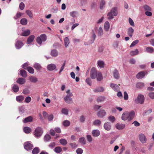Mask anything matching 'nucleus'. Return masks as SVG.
Segmentation results:
<instances>
[{"mask_svg": "<svg viewBox=\"0 0 154 154\" xmlns=\"http://www.w3.org/2000/svg\"><path fill=\"white\" fill-rule=\"evenodd\" d=\"M26 69L28 72L31 74H33L34 72V71L32 68L31 67L28 66L27 67Z\"/></svg>", "mask_w": 154, "mask_h": 154, "instance_id": "obj_45", "label": "nucleus"}, {"mask_svg": "<svg viewBox=\"0 0 154 154\" xmlns=\"http://www.w3.org/2000/svg\"><path fill=\"white\" fill-rule=\"evenodd\" d=\"M23 42L18 40L17 41L15 44L16 48L17 49H20L23 46Z\"/></svg>", "mask_w": 154, "mask_h": 154, "instance_id": "obj_12", "label": "nucleus"}, {"mask_svg": "<svg viewBox=\"0 0 154 154\" xmlns=\"http://www.w3.org/2000/svg\"><path fill=\"white\" fill-rule=\"evenodd\" d=\"M145 75V73L144 72H140L137 74L136 75L137 78L141 79L143 78Z\"/></svg>", "mask_w": 154, "mask_h": 154, "instance_id": "obj_15", "label": "nucleus"}, {"mask_svg": "<svg viewBox=\"0 0 154 154\" xmlns=\"http://www.w3.org/2000/svg\"><path fill=\"white\" fill-rule=\"evenodd\" d=\"M35 38V36L32 35L30 36L28 38L27 41H26V43L27 44H30L34 40Z\"/></svg>", "mask_w": 154, "mask_h": 154, "instance_id": "obj_18", "label": "nucleus"}, {"mask_svg": "<svg viewBox=\"0 0 154 154\" xmlns=\"http://www.w3.org/2000/svg\"><path fill=\"white\" fill-rule=\"evenodd\" d=\"M33 67L37 70H40L42 69V67L40 64L37 63H35Z\"/></svg>", "mask_w": 154, "mask_h": 154, "instance_id": "obj_33", "label": "nucleus"}, {"mask_svg": "<svg viewBox=\"0 0 154 154\" xmlns=\"http://www.w3.org/2000/svg\"><path fill=\"white\" fill-rule=\"evenodd\" d=\"M113 77L115 79H118L119 78V75L118 71L115 69L113 72Z\"/></svg>", "mask_w": 154, "mask_h": 154, "instance_id": "obj_16", "label": "nucleus"}, {"mask_svg": "<svg viewBox=\"0 0 154 154\" xmlns=\"http://www.w3.org/2000/svg\"><path fill=\"white\" fill-rule=\"evenodd\" d=\"M43 133L42 129L41 128L38 127L35 129L34 135L35 137L38 138L41 136Z\"/></svg>", "mask_w": 154, "mask_h": 154, "instance_id": "obj_4", "label": "nucleus"}, {"mask_svg": "<svg viewBox=\"0 0 154 154\" xmlns=\"http://www.w3.org/2000/svg\"><path fill=\"white\" fill-rule=\"evenodd\" d=\"M94 29L96 32H97L98 36H101L103 34V30L101 27L97 28V26L96 25L94 27Z\"/></svg>", "mask_w": 154, "mask_h": 154, "instance_id": "obj_9", "label": "nucleus"}, {"mask_svg": "<svg viewBox=\"0 0 154 154\" xmlns=\"http://www.w3.org/2000/svg\"><path fill=\"white\" fill-rule=\"evenodd\" d=\"M29 79L31 82L33 83H36L38 81L37 78L34 76L30 77Z\"/></svg>", "mask_w": 154, "mask_h": 154, "instance_id": "obj_25", "label": "nucleus"}, {"mask_svg": "<svg viewBox=\"0 0 154 154\" xmlns=\"http://www.w3.org/2000/svg\"><path fill=\"white\" fill-rule=\"evenodd\" d=\"M146 51L148 52L152 53L154 51V49L152 48L148 47L146 48Z\"/></svg>", "mask_w": 154, "mask_h": 154, "instance_id": "obj_54", "label": "nucleus"}, {"mask_svg": "<svg viewBox=\"0 0 154 154\" xmlns=\"http://www.w3.org/2000/svg\"><path fill=\"white\" fill-rule=\"evenodd\" d=\"M64 100L65 102L68 103L70 104L72 103V100L70 97H65L64 98Z\"/></svg>", "mask_w": 154, "mask_h": 154, "instance_id": "obj_22", "label": "nucleus"}, {"mask_svg": "<svg viewBox=\"0 0 154 154\" xmlns=\"http://www.w3.org/2000/svg\"><path fill=\"white\" fill-rule=\"evenodd\" d=\"M47 68L48 70L52 71L56 69V66L54 64L51 63L48 65L47 66Z\"/></svg>", "mask_w": 154, "mask_h": 154, "instance_id": "obj_10", "label": "nucleus"}, {"mask_svg": "<svg viewBox=\"0 0 154 154\" xmlns=\"http://www.w3.org/2000/svg\"><path fill=\"white\" fill-rule=\"evenodd\" d=\"M30 30L27 29L23 31L21 35L23 36H26L29 35L30 34Z\"/></svg>", "mask_w": 154, "mask_h": 154, "instance_id": "obj_26", "label": "nucleus"}, {"mask_svg": "<svg viewBox=\"0 0 154 154\" xmlns=\"http://www.w3.org/2000/svg\"><path fill=\"white\" fill-rule=\"evenodd\" d=\"M129 22L131 25L133 26H134V22L131 18H129L128 19Z\"/></svg>", "mask_w": 154, "mask_h": 154, "instance_id": "obj_60", "label": "nucleus"}, {"mask_svg": "<svg viewBox=\"0 0 154 154\" xmlns=\"http://www.w3.org/2000/svg\"><path fill=\"white\" fill-rule=\"evenodd\" d=\"M23 131L25 133L28 134L31 132V129L30 128L26 127L24 128Z\"/></svg>", "mask_w": 154, "mask_h": 154, "instance_id": "obj_40", "label": "nucleus"}, {"mask_svg": "<svg viewBox=\"0 0 154 154\" xmlns=\"http://www.w3.org/2000/svg\"><path fill=\"white\" fill-rule=\"evenodd\" d=\"M24 97L22 95L17 96L16 97V100L18 102H21L24 99Z\"/></svg>", "mask_w": 154, "mask_h": 154, "instance_id": "obj_29", "label": "nucleus"}, {"mask_svg": "<svg viewBox=\"0 0 154 154\" xmlns=\"http://www.w3.org/2000/svg\"><path fill=\"white\" fill-rule=\"evenodd\" d=\"M104 129L107 131H109L111 128V125L110 123L106 122L104 125Z\"/></svg>", "mask_w": 154, "mask_h": 154, "instance_id": "obj_13", "label": "nucleus"}, {"mask_svg": "<svg viewBox=\"0 0 154 154\" xmlns=\"http://www.w3.org/2000/svg\"><path fill=\"white\" fill-rule=\"evenodd\" d=\"M105 4V2L104 0H102L100 5V8L101 9H103Z\"/></svg>", "mask_w": 154, "mask_h": 154, "instance_id": "obj_52", "label": "nucleus"}, {"mask_svg": "<svg viewBox=\"0 0 154 154\" xmlns=\"http://www.w3.org/2000/svg\"><path fill=\"white\" fill-rule=\"evenodd\" d=\"M109 120L112 122H113L115 120V118L113 116H110L108 117Z\"/></svg>", "mask_w": 154, "mask_h": 154, "instance_id": "obj_62", "label": "nucleus"}, {"mask_svg": "<svg viewBox=\"0 0 154 154\" xmlns=\"http://www.w3.org/2000/svg\"><path fill=\"white\" fill-rule=\"evenodd\" d=\"M66 93L67 94L66 97H72L73 95L70 92V90H68L67 91Z\"/></svg>", "mask_w": 154, "mask_h": 154, "instance_id": "obj_61", "label": "nucleus"}, {"mask_svg": "<svg viewBox=\"0 0 154 154\" xmlns=\"http://www.w3.org/2000/svg\"><path fill=\"white\" fill-rule=\"evenodd\" d=\"M69 110L66 108H63L61 110V113L65 115H67L68 114Z\"/></svg>", "mask_w": 154, "mask_h": 154, "instance_id": "obj_37", "label": "nucleus"}, {"mask_svg": "<svg viewBox=\"0 0 154 154\" xmlns=\"http://www.w3.org/2000/svg\"><path fill=\"white\" fill-rule=\"evenodd\" d=\"M62 149L59 146L57 147L54 149V151L56 153H60L62 151Z\"/></svg>", "mask_w": 154, "mask_h": 154, "instance_id": "obj_53", "label": "nucleus"}, {"mask_svg": "<svg viewBox=\"0 0 154 154\" xmlns=\"http://www.w3.org/2000/svg\"><path fill=\"white\" fill-rule=\"evenodd\" d=\"M25 5L23 2H21L19 5V8L21 10H23L24 8Z\"/></svg>", "mask_w": 154, "mask_h": 154, "instance_id": "obj_64", "label": "nucleus"}, {"mask_svg": "<svg viewBox=\"0 0 154 154\" xmlns=\"http://www.w3.org/2000/svg\"><path fill=\"white\" fill-rule=\"evenodd\" d=\"M31 100V98L30 97L28 96L25 98V102L26 103H29Z\"/></svg>", "mask_w": 154, "mask_h": 154, "instance_id": "obj_57", "label": "nucleus"}, {"mask_svg": "<svg viewBox=\"0 0 154 154\" xmlns=\"http://www.w3.org/2000/svg\"><path fill=\"white\" fill-rule=\"evenodd\" d=\"M27 20L25 18H22L20 20V23L23 25H26L27 23Z\"/></svg>", "mask_w": 154, "mask_h": 154, "instance_id": "obj_35", "label": "nucleus"}, {"mask_svg": "<svg viewBox=\"0 0 154 154\" xmlns=\"http://www.w3.org/2000/svg\"><path fill=\"white\" fill-rule=\"evenodd\" d=\"M20 73L21 75L23 77L26 78L27 77L26 72L23 69H21L20 71Z\"/></svg>", "mask_w": 154, "mask_h": 154, "instance_id": "obj_27", "label": "nucleus"}, {"mask_svg": "<svg viewBox=\"0 0 154 154\" xmlns=\"http://www.w3.org/2000/svg\"><path fill=\"white\" fill-rule=\"evenodd\" d=\"M23 14V13L20 12H17L16 15L14 17V18L15 19H17L20 18L21 16Z\"/></svg>", "mask_w": 154, "mask_h": 154, "instance_id": "obj_43", "label": "nucleus"}, {"mask_svg": "<svg viewBox=\"0 0 154 154\" xmlns=\"http://www.w3.org/2000/svg\"><path fill=\"white\" fill-rule=\"evenodd\" d=\"M96 78L97 81H100L103 79V76L101 73L100 72H98V74L97 75Z\"/></svg>", "mask_w": 154, "mask_h": 154, "instance_id": "obj_32", "label": "nucleus"}, {"mask_svg": "<svg viewBox=\"0 0 154 154\" xmlns=\"http://www.w3.org/2000/svg\"><path fill=\"white\" fill-rule=\"evenodd\" d=\"M101 123V121L99 119L95 120L93 122V125L98 126H100Z\"/></svg>", "mask_w": 154, "mask_h": 154, "instance_id": "obj_30", "label": "nucleus"}, {"mask_svg": "<svg viewBox=\"0 0 154 154\" xmlns=\"http://www.w3.org/2000/svg\"><path fill=\"white\" fill-rule=\"evenodd\" d=\"M98 74L96 69L94 67L91 68L90 71V77L92 79H94L97 77Z\"/></svg>", "mask_w": 154, "mask_h": 154, "instance_id": "obj_6", "label": "nucleus"}, {"mask_svg": "<svg viewBox=\"0 0 154 154\" xmlns=\"http://www.w3.org/2000/svg\"><path fill=\"white\" fill-rule=\"evenodd\" d=\"M69 14L72 17H75L78 14V12L76 11H71L69 13Z\"/></svg>", "mask_w": 154, "mask_h": 154, "instance_id": "obj_44", "label": "nucleus"}, {"mask_svg": "<svg viewBox=\"0 0 154 154\" xmlns=\"http://www.w3.org/2000/svg\"><path fill=\"white\" fill-rule=\"evenodd\" d=\"M19 87L17 85H14L12 87V90L14 92H17L19 91Z\"/></svg>", "mask_w": 154, "mask_h": 154, "instance_id": "obj_42", "label": "nucleus"}, {"mask_svg": "<svg viewBox=\"0 0 154 154\" xmlns=\"http://www.w3.org/2000/svg\"><path fill=\"white\" fill-rule=\"evenodd\" d=\"M139 40H136L134 41L131 45L130 47H132L134 46L135 45L137 44Z\"/></svg>", "mask_w": 154, "mask_h": 154, "instance_id": "obj_58", "label": "nucleus"}, {"mask_svg": "<svg viewBox=\"0 0 154 154\" xmlns=\"http://www.w3.org/2000/svg\"><path fill=\"white\" fill-rule=\"evenodd\" d=\"M63 124L64 126L67 127L70 125V122L69 121L66 120L63 122Z\"/></svg>", "mask_w": 154, "mask_h": 154, "instance_id": "obj_47", "label": "nucleus"}, {"mask_svg": "<svg viewBox=\"0 0 154 154\" xmlns=\"http://www.w3.org/2000/svg\"><path fill=\"white\" fill-rule=\"evenodd\" d=\"M139 54V51L137 49H136L135 51H132L130 52V54L131 56H134Z\"/></svg>", "mask_w": 154, "mask_h": 154, "instance_id": "obj_41", "label": "nucleus"}, {"mask_svg": "<svg viewBox=\"0 0 154 154\" xmlns=\"http://www.w3.org/2000/svg\"><path fill=\"white\" fill-rule=\"evenodd\" d=\"M26 13L30 17V18H32L33 17V14L31 11L29 10H27L26 11Z\"/></svg>", "mask_w": 154, "mask_h": 154, "instance_id": "obj_48", "label": "nucleus"}, {"mask_svg": "<svg viewBox=\"0 0 154 154\" xmlns=\"http://www.w3.org/2000/svg\"><path fill=\"white\" fill-rule=\"evenodd\" d=\"M23 92L24 94H28L30 92L28 89L26 88L23 90Z\"/></svg>", "mask_w": 154, "mask_h": 154, "instance_id": "obj_63", "label": "nucleus"}, {"mask_svg": "<svg viewBox=\"0 0 154 154\" xmlns=\"http://www.w3.org/2000/svg\"><path fill=\"white\" fill-rule=\"evenodd\" d=\"M143 8L146 11H151L152 10L151 8L147 5H144Z\"/></svg>", "mask_w": 154, "mask_h": 154, "instance_id": "obj_46", "label": "nucleus"}, {"mask_svg": "<svg viewBox=\"0 0 154 154\" xmlns=\"http://www.w3.org/2000/svg\"><path fill=\"white\" fill-rule=\"evenodd\" d=\"M64 42L66 47H67L69 43V39L67 37H66L64 38Z\"/></svg>", "mask_w": 154, "mask_h": 154, "instance_id": "obj_38", "label": "nucleus"}, {"mask_svg": "<svg viewBox=\"0 0 154 154\" xmlns=\"http://www.w3.org/2000/svg\"><path fill=\"white\" fill-rule=\"evenodd\" d=\"M117 14V9L116 7L112 8L110 11L108 13L107 17L108 19L112 20L113 18V16H116Z\"/></svg>", "mask_w": 154, "mask_h": 154, "instance_id": "obj_2", "label": "nucleus"}, {"mask_svg": "<svg viewBox=\"0 0 154 154\" xmlns=\"http://www.w3.org/2000/svg\"><path fill=\"white\" fill-rule=\"evenodd\" d=\"M26 82V79H25L20 78L17 81V82L19 84L22 85L24 84Z\"/></svg>", "mask_w": 154, "mask_h": 154, "instance_id": "obj_21", "label": "nucleus"}, {"mask_svg": "<svg viewBox=\"0 0 154 154\" xmlns=\"http://www.w3.org/2000/svg\"><path fill=\"white\" fill-rule=\"evenodd\" d=\"M138 138L140 141L142 143H146L147 138L145 135L143 134H140L138 136Z\"/></svg>", "mask_w": 154, "mask_h": 154, "instance_id": "obj_7", "label": "nucleus"}, {"mask_svg": "<svg viewBox=\"0 0 154 154\" xmlns=\"http://www.w3.org/2000/svg\"><path fill=\"white\" fill-rule=\"evenodd\" d=\"M116 128L119 130L122 129L125 127V125L123 124H117L116 125Z\"/></svg>", "mask_w": 154, "mask_h": 154, "instance_id": "obj_28", "label": "nucleus"}, {"mask_svg": "<svg viewBox=\"0 0 154 154\" xmlns=\"http://www.w3.org/2000/svg\"><path fill=\"white\" fill-rule=\"evenodd\" d=\"M106 114V112L104 110H102L99 111L97 114L98 117L100 118H103Z\"/></svg>", "mask_w": 154, "mask_h": 154, "instance_id": "obj_14", "label": "nucleus"}, {"mask_svg": "<svg viewBox=\"0 0 154 154\" xmlns=\"http://www.w3.org/2000/svg\"><path fill=\"white\" fill-rule=\"evenodd\" d=\"M86 83L89 85L91 86V79L89 78H86L85 80Z\"/></svg>", "mask_w": 154, "mask_h": 154, "instance_id": "obj_56", "label": "nucleus"}, {"mask_svg": "<svg viewBox=\"0 0 154 154\" xmlns=\"http://www.w3.org/2000/svg\"><path fill=\"white\" fill-rule=\"evenodd\" d=\"M32 147V145L29 142H27L24 143V148L27 151L31 150Z\"/></svg>", "mask_w": 154, "mask_h": 154, "instance_id": "obj_8", "label": "nucleus"}, {"mask_svg": "<svg viewBox=\"0 0 154 154\" xmlns=\"http://www.w3.org/2000/svg\"><path fill=\"white\" fill-rule=\"evenodd\" d=\"M46 39L47 37L46 35L45 34H42L39 36L37 37L36 41L38 44L41 45L42 42L46 41Z\"/></svg>", "mask_w": 154, "mask_h": 154, "instance_id": "obj_3", "label": "nucleus"}, {"mask_svg": "<svg viewBox=\"0 0 154 154\" xmlns=\"http://www.w3.org/2000/svg\"><path fill=\"white\" fill-rule=\"evenodd\" d=\"M33 120V118L32 116H30L26 118L23 120V122L24 123L28 122H32Z\"/></svg>", "mask_w": 154, "mask_h": 154, "instance_id": "obj_17", "label": "nucleus"}, {"mask_svg": "<svg viewBox=\"0 0 154 154\" xmlns=\"http://www.w3.org/2000/svg\"><path fill=\"white\" fill-rule=\"evenodd\" d=\"M135 115V113L134 111H131L130 112H125L122 115V119L124 121L127 119L130 121L133 119Z\"/></svg>", "mask_w": 154, "mask_h": 154, "instance_id": "obj_1", "label": "nucleus"}, {"mask_svg": "<svg viewBox=\"0 0 154 154\" xmlns=\"http://www.w3.org/2000/svg\"><path fill=\"white\" fill-rule=\"evenodd\" d=\"M110 87L115 91H118L119 90V87L116 84L111 83L110 84Z\"/></svg>", "mask_w": 154, "mask_h": 154, "instance_id": "obj_11", "label": "nucleus"}, {"mask_svg": "<svg viewBox=\"0 0 154 154\" xmlns=\"http://www.w3.org/2000/svg\"><path fill=\"white\" fill-rule=\"evenodd\" d=\"M134 32V30L132 27H130L129 28L127 32L128 35L132 37L133 35V34Z\"/></svg>", "mask_w": 154, "mask_h": 154, "instance_id": "obj_24", "label": "nucleus"}, {"mask_svg": "<svg viewBox=\"0 0 154 154\" xmlns=\"http://www.w3.org/2000/svg\"><path fill=\"white\" fill-rule=\"evenodd\" d=\"M79 142L82 145H85L86 144V141L85 138L83 137H82L79 138Z\"/></svg>", "mask_w": 154, "mask_h": 154, "instance_id": "obj_34", "label": "nucleus"}, {"mask_svg": "<svg viewBox=\"0 0 154 154\" xmlns=\"http://www.w3.org/2000/svg\"><path fill=\"white\" fill-rule=\"evenodd\" d=\"M51 54L53 57H56L58 55V52L56 50H53L51 51Z\"/></svg>", "mask_w": 154, "mask_h": 154, "instance_id": "obj_36", "label": "nucleus"}, {"mask_svg": "<svg viewBox=\"0 0 154 154\" xmlns=\"http://www.w3.org/2000/svg\"><path fill=\"white\" fill-rule=\"evenodd\" d=\"M144 86V84L142 82H139L137 84L136 87L138 88H141Z\"/></svg>", "mask_w": 154, "mask_h": 154, "instance_id": "obj_50", "label": "nucleus"}, {"mask_svg": "<svg viewBox=\"0 0 154 154\" xmlns=\"http://www.w3.org/2000/svg\"><path fill=\"white\" fill-rule=\"evenodd\" d=\"M60 143L61 145L65 146L67 144V142L66 139H61L60 140Z\"/></svg>", "mask_w": 154, "mask_h": 154, "instance_id": "obj_39", "label": "nucleus"}, {"mask_svg": "<svg viewBox=\"0 0 154 154\" xmlns=\"http://www.w3.org/2000/svg\"><path fill=\"white\" fill-rule=\"evenodd\" d=\"M97 64L100 68H103L104 67V63L103 61L98 60L97 62Z\"/></svg>", "mask_w": 154, "mask_h": 154, "instance_id": "obj_31", "label": "nucleus"}, {"mask_svg": "<svg viewBox=\"0 0 154 154\" xmlns=\"http://www.w3.org/2000/svg\"><path fill=\"white\" fill-rule=\"evenodd\" d=\"M39 152V149L38 147L35 148L32 150V152L33 154H37Z\"/></svg>", "mask_w": 154, "mask_h": 154, "instance_id": "obj_49", "label": "nucleus"}, {"mask_svg": "<svg viewBox=\"0 0 154 154\" xmlns=\"http://www.w3.org/2000/svg\"><path fill=\"white\" fill-rule=\"evenodd\" d=\"M104 89L103 87H99L94 89L93 90L94 91L95 93L98 92H102L104 91Z\"/></svg>", "mask_w": 154, "mask_h": 154, "instance_id": "obj_19", "label": "nucleus"}, {"mask_svg": "<svg viewBox=\"0 0 154 154\" xmlns=\"http://www.w3.org/2000/svg\"><path fill=\"white\" fill-rule=\"evenodd\" d=\"M105 99V97L103 96H100L98 97L97 99V100L98 102H100L102 101H103Z\"/></svg>", "mask_w": 154, "mask_h": 154, "instance_id": "obj_51", "label": "nucleus"}, {"mask_svg": "<svg viewBox=\"0 0 154 154\" xmlns=\"http://www.w3.org/2000/svg\"><path fill=\"white\" fill-rule=\"evenodd\" d=\"M110 27V24L109 22L107 21L105 22L104 26V28L106 31H108Z\"/></svg>", "mask_w": 154, "mask_h": 154, "instance_id": "obj_23", "label": "nucleus"}, {"mask_svg": "<svg viewBox=\"0 0 154 154\" xmlns=\"http://www.w3.org/2000/svg\"><path fill=\"white\" fill-rule=\"evenodd\" d=\"M76 152L77 154H82L83 152V150L82 149L79 148L76 149Z\"/></svg>", "mask_w": 154, "mask_h": 154, "instance_id": "obj_59", "label": "nucleus"}, {"mask_svg": "<svg viewBox=\"0 0 154 154\" xmlns=\"http://www.w3.org/2000/svg\"><path fill=\"white\" fill-rule=\"evenodd\" d=\"M51 139V137L49 134H46L44 137V140L46 141H48Z\"/></svg>", "mask_w": 154, "mask_h": 154, "instance_id": "obj_55", "label": "nucleus"}, {"mask_svg": "<svg viewBox=\"0 0 154 154\" xmlns=\"http://www.w3.org/2000/svg\"><path fill=\"white\" fill-rule=\"evenodd\" d=\"M145 97L143 95L139 94L138 95L137 98L135 100V102L137 103L143 104L144 102Z\"/></svg>", "mask_w": 154, "mask_h": 154, "instance_id": "obj_5", "label": "nucleus"}, {"mask_svg": "<svg viewBox=\"0 0 154 154\" xmlns=\"http://www.w3.org/2000/svg\"><path fill=\"white\" fill-rule=\"evenodd\" d=\"M100 131L98 130H94L92 131V134L94 137H97L100 134Z\"/></svg>", "mask_w": 154, "mask_h": 154, "instance_id": "obj_20", "label": "nucleus"}]
</instances>
